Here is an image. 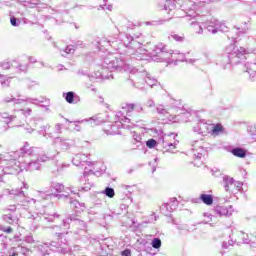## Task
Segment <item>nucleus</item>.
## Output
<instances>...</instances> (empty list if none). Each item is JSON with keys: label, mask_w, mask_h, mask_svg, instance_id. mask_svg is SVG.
Segmentation results:
<instances>
[{"label": "nucleus", "mask_w": 256, "mask_h": 256, "mask_svg": "<svg viewBox=\"0 0 256 256\" xmlns=\"http://www.w3.org/2000/svg\"><path fill=\"white\" fill-rule=\"evenodd\" d=\"M123 43L126 48L125 53L127 57L123 54H119L118 56L109 55L106 57L102 63V67L95 72L96 79H113V72L109 70L115 69L116 71H129L130 81H132L136 89H145V83L149 87H155L157 85V79L151 77V74L145 71L131 68L129 63H127L129 57L137 61H143L147 57V50L143 48V42L139 40V36L133 37L126 34Z\"/></svg>", "instance_id": "f257e3e1"}, {"label": "nucleus", "mask_w": 256, "mask_h": 256, "mask_svg": "<svg viewBox=\"0 0 256 256\" xmlns=\"http://www.w3.org/2000/svg\"><path fill=\"white\" fill-rule=\"evenodd\" d=\"M22 156L19 162L12 161L14 167L12 173H21V171H39L41 163L37 160V148L31 147L28 142L20 149Z\"/></svg>", "instance_id": "f03ea898"}, {"label": "nucleus", "mask_w": 256, "mask_h": 256, "mask_svg": "<svg viewBox=\"0 0 256 256\" xmlns=\"http://www.w3.org/2000/svg\"><path fill=\"white\" fill-rule=\"evenodd\" d=\"M177 5L179 9H177ZM164 11H168V14L175 11L174 15H176V17H183V15H185L192 19H195L197 15L201 13L199 5L191 0H165Z\"/></svg>", "instance_id": "7ed1b4c3"}, {"label": "nucleus", "mask_w": 256, "mask_h": 256, "mask_svg": "<svg viewBox=\"0 0 256 256\" xmlns=\"http://www.w3.org/2000/svg\"><path fill=\"white\" fill-rule=\"evenodd\" d=\"M89 172L92 173L93 169L87 170V166L84 168V174L80 178V182L83 183V186L79 187L78 189H75L73 187L65 188V186L58 182H52L50 185L51 191H54L56 193H64L62 194V197H69V191L72 195H79V191H91V187H93V182H89Z\"/></svg>", "instance_id": "20e7f679"}, {"label": "nucleus", "mask_w": 256, "mask_h": 256, "mask_svg": "<svg viewBox=\"0 0 256 256\" xmlns=\"http://www.w3.org/2000/svg\"><path fill=\"white\" fill-rule=\"evenodd\" d=\"M227 55L219 58L218 63L223 69H231V65H239L247 59V50L243 47L230 45L227 49Z\"/></svg>", "instance_id": "39448f33"}, {"label": "nucleus", "mask_w": 256, "mask_h": 256, "mask_svg": "<svg viewBox=\"0 0 256 256\" xmlns=\"http://www.w3.org/2000/svg\"><path fill=\"white\" fill-rule=\"evenodd\" d=\"M57 241H52L50 243H44L38 246L39 251L42 253V256L50 255L49 251H55L56 253H62L63 255L71 252V247L69 242L65 237L63 232H56Z\"/></svg>", "instance_id": "423d86ee"}, {"label": "nucleus", "mask_w": 256, "mask_h": 256, "mask_svg": "<svg viewBox=\"0 0 256 256\" xmlns=\"http://www.w3.org/2000/svg\"><path fill=\"white\" fill-rule=\"evenodd\" d=\"M122 109L126 112L127 117L121 116V114H118L117 117H120L119 123L122 125L124 129H129V125H127V123H131V121L132 123H138V121H140L139 113L143 111V106H141V104L128 103L125 104V106H123Z\"/></svg>", "instance_id": "0eeeda50"}, {"label": "nucleus", "mask_w": 256, "mask_h": 256, "mask_svg": "<svg viewBox=\"0 0 256 256\" xmlns=\"http://www.w3.org/2000/svg\"><path fill=\"white\" fill-rule=\"evenodd\" d=\"M60 218L61 215L57 213L49 214L42 211H36L28 216V219H32L33 221L31 226L32 231H36V229H39V227H42V229H47V227H45V223H55V221Z\"/></svg>", "instance_id": "6e6552de"}, {"label": "nucleus", "mask_w": 256, "mask_h": 256, "mask_svg": "<svg viewBox=\"0 0 256 256\" xmlns=\"http://www.w3.org/2000/svg\"><path fill=\"white\" fill-rule=\"evenodd\" d=\"M22 185L23 187L21 188L11 190L10 195H15L16 201H18V205H20V207H23V209H31V207H35V205H37L40 200L27 197L23 189H29V184L23 182Z\"/></svg>", "instance_id": "1a4fd4ad"}, {"label": "nucleus", "mask_w": 256, "mask_h": 256, "mask_svg": "<svg viewBox=\"0 0 256 256\" xmlns=\"http://www.w3.org/2000/svg\"><path fill=\"white\" fill-rule=\"evenodd\" d=\"M13 161H15V163H19L21 161V156H19V152H9L1 154L0 165L1 167H3L2 171H4L6 175H15V173H19L12 172L13 168L15 167V163H13Z\"/></svg>", "instance_id": "9d476101"}, {"label": "nucleus", "mask_w": 256, "mask_h": 256, "mask_svg": "<svg viewBox=\"0 0 256 256\" xmlns=\"http://www.w3.org/2000/svg\"><path fill=\"white\" fill-rule=\"evenodd\" d=\"M65 121L69 123L68 127L71 131H81V123H89L91 127H97V125H101V123H105V119L101 117L100 114L93 116L88 119L69 121V119L65 118Z\"/></svg>", "instance_id": "9b49d317"}, {"label": "nucleus", "mask_w": 256, "mask_h": 256, "mask_svg": "<svg viewBox=\"0 0 256 256\" xmlns=\"http://www.w3.org/2000/svg\"><path fill=\"white\" fill-rule=\"evenodd\" d=\"M63 227H65V229H70L72 227L73 229L80 231V234L83 235L87 230V223L81 220L79 216L71 214L68 218L63 220Z\"/></svg>", "instance_id": "f8f14e48"}, {"label": "nucleus", "mask_w": 256, "mask_h": 256, "mask_svg": "<svg viewBox=\"0 0 256 256\" xmlns=\"http://www.w3.org/2000/svg\"><path fill=\"white\" fill-rule=\"evenodd\" d=\"M171 55H179V51L169 50L163 43L157 44L152 51V57H159L155 61H167L171 59Z\"/></svg>", "instance_id": "ddd939ff"}, {"label": "nucleus", "mask_w": 256, "mask_h": 256, "mask_svg": "<svg viewBox=\"0 0 256 256\" xmlns=\"http://www.w3.org/2000/svg\"><path fill=\"white\" fill-rule=\"evenodd\" d=\"M50 126L47 125H43V119H37V118H33L29 121L27 127H25V131L27 133H33V131H35V129H39L38 133L40 135H43V137H53L51 136V133H47L45 131H47V128H49Z\"/></svg>", "instance_id": "4468645a"}, {"label": "nucleus", "mask_w": 256, "mask_h": 256, "mask_svg": "<svg viewBox=\"0 0 256 256\" xmlns=\"http://www.w3.org/2000/svg\"><path fill=\"white\" fill-rule=\"evenodd\" d=\"M1 118L4 119L0 121V135L9 130V123H15V127H21V120L19 119V115H9V113L4 112L1 113Z\"/></svg>", "instance_id": "2eb2a0df"}, {"label": "nucleus", "mask_w": 256, "mask_h": 256, "mask_svg": "<svg viewBox=\"0 0 256 256\" xmlns=\"http://www.w3.org/2000/svg\"><path fill=\"white\" fill-rule=\"evenodd\" d=\"M0 69H12L13 71H15V73H25L29 69V64L23 61L19 62L16 60H12L10 62H2L0 64Z\"/></svg>", "instance_id": "dca6fc26"}, {"label": "nucleus", "mask_w": 256, "mask_h": 256, "mask_svg": "<svg viewBox=\"0 0 256 256\" xmlns=\"http://www.w3.org/2000/svg\"><path fill=\"white\" fill-rule=\"evenodd\" d=\"M209 143L205 142L203 138L192 141V153L195 159H201L207 153Z\"/></svg>", "instance_id": "f3484780"}, {"label": "nucleus", "mask_w": 256, "mask_h": 256, "mask_svg": "<svg viewBox=\"0 0 256 256\" xmlns=\"http://www.w3.org/2000/svg\"><path fill=\"white\" fill-rule=\"evenodd\" d=\"M73 145V140L65 137H56L53 140V146L56 149L55 154L59 155V151H68Z\"/></svg>", "instance_id": "a211bd4d"}, {"label": "nucleus", "mask_w": 256, "mask_h": 256, "mask_svg": "<svg viewBox=\"0 0 256 256\" xmlns=\"http://www.w3.org/2000/svg\"><path fill=\"white\" fill-rule=\"evenodd\" d=\"M3 103H14V105H21L22 103H32V105H37L39 103V100L37 98H15L13 95L6 96L3 98Z\"/></svg>", "instance_id": "6ab92c4d"}, {"label": "nucleus", "mask_w": 256, "mask_h": 256, "mask_svg": "<svg viewBox=\"0 0 256 256\" xmlns=\"http://www.w3.org/2000/svg\"><path fill=\"white\" fill-rule=\"evenodd\" d=\"M72 163L76 167H85V165H88V167H93V165H95L94 162L89 161V158L85 154H76L72 159Z\"/></svg>", "instance_id": "aec40b11"}, {"label": "nucleus", "mask_w": 256, "mask_h": 256, "mask_svg": "<svg viewBox=\"0 0 256 256\" xmlns=\"http://www.w3.org/2000/svg\"><path fill=\"white\" fill-rule=\"evenodd\" d=\"M207 30L209 33H212L215 35L218 31H221L222 33H227L229 31V28L225 23L219 22L218 20H214V22H210V24L207 26Z\"/></svg>", "instance_id": "412c9836"}, {"label": "nucleus", "mask_w": 256, "mask_h": 256, "mask_svg": "<svg viewBox=\"0 0 256 256\" xmlns=\"http://www.w3.org/2000/svg\"><path fill=\"white\" fill-rule=\"evenodd\" d=\"M211 124L207 123L205 120H201L196 126L193 127L194 133H198L199 135H209L211 133Z\"/></svg>", "instance_id": "4be33fe9"}, {"label": "nucleus", "mask_w": 256, "mask_h": 256, "mask_svg": "<svg viewBox=\"0 0 256 256\" xmlns=\"http://www.w3.org/2000/svg\"><path fill=\"white\" fill-rule=\"evenodd\" d=\"M243 26L237 27L235 29V33H237V37H232L235 40V43H239L241 41V37H245L247 31H249V21H245L242 23Z\"/></svg>", "instance_id": "5701e85b"}, {"label": "nucleus", "mask_w": 256, "mask_h": 256, "mask_svg": "<svg viewBox=\"0 0 256 256\" xmlns=\"http://www.w3.org/2000/svg\"><path fill=\"white\" fill-rule=\"evenodd\" d=\"M214 213L219 215V217H228L233 214V206H229V208H227L225 206L218 205L214 208Z\"/></svg>", "instance_id": "b1692460"}, {"label": "nucleus", "mask_w": 256, "mask_h": 256, "mask_svg": "<svg viewBox=\"0 0 256 256\" xmlns=\"http://www.w3.org/2000/svg\"><path fill=\"white\" fill-rule=\"evenodd\" d=\"M1 219L4 223H7L8 225H17L19 223V217H17L13 213L4 212V214L1 215Z\"/></svg>", "instance_id": "393cba45"}, {"label": "nucleus", "mask_w": 256, "mask_h": 256, "mask_svg": "<svg viewBox=\"0 0 256 256\" xmlns=\"http://www.w3.org/2000/svg\"><path fill=\"white\" fill-rule=\"evenodd\" d=\"M245 67L250 81H256V59L253 62L245 64Z\"/></svg>", "instance_id": "a878e982"}, {"label": "nucleus", "mask_w": 256, "mask_h": 256, "mask_svg": "<svg viewBox=\"0 0 256 256\" xmlns=\"http://www.w3.org/2000/svg\"><path fill=\"white\" fill-rule=\"evenodd\" d=\"M39 148H37V157L36 159L38 160L39 163H47V161H51L52 159H55V155H57L56 153L51 154V153H47V154H39Z\"/></svg>", "instance_id": "bb28decb"}, {"label": "nucleus", "mask_w": 256, "mask_h": 256, "mask_svg": "<svg viewBox=\"0 0 256 256\" xmlns=\"http://www.w3.org/2000/svg\"><path fill=\"white\" fill-rule=\"evenodd\" d=\"M29 250H27V248L23 247V246H18L16 248H12L9 256H19V255H24L27 256V252Z\"/></svg>", "instance_id": "cd10ccee"}, {"label": "nucleus", "mask_w": 256, "mask_h": 256, "mask_svg": "<svg viewBox=\"0 0 256 256\" xmlns=\"http://www.w3.org/2000/svg\"><path fill=\"white\" fill-rule=\"evenodd\" d=\"M63 97L69 104L76 103L75 101L79 99V96H75V92L73 91L63 93Z\"/></svg>", "instance_id": "c85d7f7f"}, {"label": "nucleus", "mask_w": 256, "mask_h": 256, "mask_svg": "<svg viewBox=\"0 0 256 256\" xmlns=\"http://www.w3.org/2000/svg\"><path fill=\"white\" fill-rule=\"evenodd\" d=\"M231 153L234 157H239L240 159H245V157H247V151L243 148H233Z\"/></svg>", "instance_id": "c756f323"}, {"label": "nucleus", "mask_w": 256, "mask_h": 256, "mask_svg": "<svg viewBox=\"0 0 256 256\" xmlns=\"http://www.w3.org/2000/svg\"><path fill=\"white\" fill-rule=\"evenodd\" d=\"M223 183H224L225 191H231V187H233V183H235V179L229 176H224Z\"/></svg>", "instance_id": "7c9ffc66"}, {"label": "nucleus", "mask_w": 256, "mask_h": 256, "mask_svg": "<svg viewBox=\"0 0 256 256\" xmlns=\"http://www.w3.org/2000/svg\"><path fill=\"white\" fill-rule=\"evenodd\" d=\"M200 201L204 203V205H211L213 203V195L211 194H200Z\"/></svg>", "instance_id": "2f4dec72"}, {"label": "nucleus", "mask_w": 256, "mask_h": 256, "mask_svg": "<svg viewBox=\"0 0 256 256\" xmlns=\"http://www.w3.org/2000/svg\"><path fill=\"white\" fill-rule=\"evenodd\" d=\"M97 48L101 51V47H109L111 46V39L109 38H100L99 41H97Z\"/></svg>", "instance_id": "473e14b6"}, {"label": "nucleus", "mask_w": 256, "mask_h": 256, "mask_svg": "<svg viewBox=\"0 0 256 256\" xmlns=\"http://www.w3.org/2000/svg\"><path fill=\"white\" fill-rule=\"evenodd\" d=\"M160 211H161L162 215H165L166 217H169V215H171V213H173V210H171V206L169 203H164L160 207Z\"/></svg>", "instance_id": "72a5a7b5"}, {"label": "nucleus", "mask_w": 256, "mask_h": 256, "mask_svg": "<svg viewBox=\"0 0 256 256\" xmlns=\"http://www.w3.org/2000/svg\"><path fill=\"white\" fill-rule=\"evenodd\" d=\"M179 144V141L175 140L174 142H167V140H162V145L164 149H168L166 151H171V149H175L177 145Z\"/></svg>", "instance_id": "f704fd0d"}, {"label": "nucleus", "mask_w": 256, "mask_h": 256, "mask_svg": "<svg viewBox=\"0 0 256 256\" xmlns=\"http://www.w3.org/2000/svg\"><path fill=\"white\" fill-rule=\"evenodd\" d=\"M210 128V134L211 135H219V133H221V131H223V126L221 124H211Z\"/></svg>", "instance_id": "c9c22d12"}, {"label": "nucleus", "mask_w": 256, "mask_h": 256, "mask_svg": "<svg viewBox=\"0 0 256 256\" xmlns=\"http://www.w3.org/2000/svg\"><path fill=\"white\" fill-rule=\"evenodd\" d=\"M247 131H248L252 141H256V124L248 126Z\"/></svg>", "instance_id": "e433bc0d"}, {"label": "nucleus", "mask_w": 256, "mask_h": 256, "mask_svg": "<svg viewBox=\"0 0 256 256\" xmlns=\"http://www.w3.org/2000/svg\"><path fill=\"white\" fill-rule=\"evenodd\" d=\"M103 195H106V197H109V199H113V197H115V189L111 188V187H106L103 191H102Z\"/></svg>", "instance_id": "4c0bfd02"}, {"label": "nucleus", "mask_w": 256, "mask_h": 256, "mask_svg": "<svg viewBox=\"0 0 256 256\" xmlns=\"http://www.w3.org/2000/svg\"><path fill=\"white\" fill-rule=\"evenodd\" d=\"M10 83L11 81H9V78H7V76L0 74V84L3 89L9 87Z\"/></svg>", "instance_id": "58836bf2"}, {"label": "nucleus", "mask_w": 256, "mask_h": 256, "mask_svg": "<svg viewBox=\"0 0 256 256\" xmlns=\"http://www.w3.org/2000/svg\"><path fill=\"white\" fill-rule=\"evenodd\" d=\"M70 205L75 207V209H81V211L85 209V203H81L78 200H71Z\"/></svg>", "instance_id": "ea45409f"}, {"label": "nucleus", "mask_w": 256, "mask_h": 256, "mask_svg": "<svg viewBox=\"0 0 256 256\" xmlns=\"http://www.w3.org/2000/svg\"><path fill=\"white\" fill-rule=\"evenodd\" d=\"M72 53H75V47L74 46H67L66 49L61 53L62 57H66V55H71Z\"/></svg>", "instance_id": "a19ab883"}, {"label": "nucleus", "mask_w": 256, "mask_h": 256, "mask_svg": "<svg viewBox=\"0 0 256 256\" xmlns=\"http://www.w3.org/2000/svg\"><path fill=\"white\" fill-rule=\"evenodd\" d=\"M168 205H170V209L175 211V209H177V207L179 206V201L177 200V198H171Z\"/></svg>", "instance_id": "79ce46f5"}, {"label": "nucleus", "mask_w": 256, "mask_h": 256, "mask_svg": "<svg viewBox=\"0 0 256 256\" xmlns=\"http://www.w3.org/2000/svg\"><path fill=\"white\" fill-rule=\"evenodd\" d=\"M151 246L153 247V249H161V239L154 238L151 242Z\"/></svg>", "instance_id": "37998d69"}, {"label": "nucleus", "mask_w": 256, "mask_h": 256, "mask_svg": "<svg viewBox=\"0 0 256 256\" xmlns=\"http://www.w3.org/2000/svg\"><path fill=\"white\" fill-rule=\"evenodd\" d=\"M17 113H21V115H23L24 117H29L31 116V113H33V110H31V108H27V109H20L17 110Z\"/></svg>", "instance_id": "c03bdc74"}, {"label": "nucleus", "mask_w": 256, "mask_h": 256, "mask_svg": "<svg viewBox=\"0 0 256 256\" xmlns=\"http://www.w3.org/2000/svg\"><path fill=\"white\" fill-rule=\"evenodd\" d=\"M2 211H3V213H7L9 211L10 213L13 214V213H15V211H17V205H9V206L3 208Z\"/></svg>", "instance_id": "a18cd8bd"}, {"label": "nucleus", "mask_w": 256, "mask_h": 256, "mask_svg": "<svg viewBox=\"0 0 256 256\" xmlns=\"http://www.w3.org/2000/svg\"><path fill=\"white\" fill-rule=\"evenodd\" d=\"M37 85H39V82L35 80H31V79L26 80V86L28 87V89H33L34 87H37Z\"/></svg>", "instance_id": "49530a36"}, {"label": "nucleus", "mask_w": 256, "mask_h": 256, "mask_svg": "<svg viewBox=\"0 0 256 256\" xmlns=\"http://www.w3.org/2000/svg\"><path fill=\"white\" fill-rule=\"evenodd\" d=\"M132 137H133V141L134 143H141L142 141V137H141V134L137 133V132H132Z\"/></svg>", "instance_id": "de8ad7c7"}, {"label": "nucleus", "mask_w": 256, "mask_h": 256, "mask_svg": "<svg viewBox=\"0 0 256 256\" xmlns=\"http://www.w3.org/2000/svg\"><path fill=\"white\" fill-rule=\"evenodd\" d=\"M131 203H133V199H131L130 197H127L124 200V204H121V209H127V207H129V205H131Z\"/></svg>", "instance_id": "09e8293b"}, {"label": "nucleus", "mask_w": 256, "mask_h": 256, "mask_svg": "<svg viewBox=\"0 0 256 256\" xmlns=\"http://www.w3.org/2000/svg\"><path fill=\"white\" fill-rule=\"evenodd\" d=\"M171 38L174 39V41H178L179 43H183L185 40V36H179L178 34H172Z\"/></svg>", "instance_id": "8fccbe9b"}, {"label": "nucleus", "mask_w": 256, "mask_h": 256, "mask_svg": "<svg viewBox=\"0 0 256 256\" xmlns=\"http://www.w3.org/2000/svg\"><path fill=\"white\" fill-rule=\"evenodd\" d=\"M155 145H157V141L155 139H150V140L146 141V146L149 149H153V147H155Z\"/></svg>", "instance_id": "3c124183"}, {"label": "nucleus", "mask_w": 256, "mask_h": 256, "mask_svg": "<svg viewBox=\"0 0 256 256\" xmlns=\"http://www.w3.org/2000/svg\"><path fill=\"white\" fill-rule=\"evenodd\" d=\"M191 27H197L198 28V35H201V33H203V28L201 27V25H199V22H192Z\"/></svg>", "instance_id": "603ef678"}, {"label": "nucleus", "mask_w": 256, "mask_h": 256, "mask_svg": "<svg viewBox=\"0 0 256 256\" xmlns=\"http://www.w3.org/2000/svg\"><path fill=\"white\" fill-rule=\"evenodd\" d=\"M10 23L13 27H19L21 21L17 20V18H15V17H11Z\"/></svg>", "instance_id": "864d4df0"}, {"label": "nucleus", "mask_w": 256, "mask_h": 256, "mask_svg": "<svg viewBox=\"0 0 256 256\" xmlns=\"http://www.w3.org/2000/svg\"><path fill=\"white\" fill-rule=\"evenodd\" d=\"M1 231H3V233H7L9 235V234L13 233V228L11 226H8V227L2 226Z\"/></svg>", "instance_id": "5fc2aeb1"}, {"label": "nucleus", "mask_w": 256, "mask_h": 256, "mask_svg": "<svg viewBox=\"0 0 256 256\" xmlns=\"http://www.w3.org/2000/svg\"><path fill=\"white\" fill-rule=\"evenodd\" d=\"M233 240H230V241H224L223 243H222V247H223V249H229V247H232V245H233Z\"/></svg>", "instance_id": "6e6d98bb"}, {"label": "nucleus", "mask_w": 256, "mask_h": 256, "mask_svg": "<svg viewBox=\"0 0 256 256\" xmlns=\"http://www.w3.org/2000/svg\"><path fill=\"white\" fill-rule=\"evenodd\" d=\"M184 61L186 63H190V65H195L197 63V59L185 58Z\"/></svg>", "instance_id": "4d7b16f0"}, {"label": "nucleus", "mask_w": 256, "mask_h": 256, "mask_svg": "<svg viewBox=\"0 0 256 256\" xmlns=\"http://www.w3.org/2000/svg\"><path fill=\"white\" fill-rule=\"evenodd\" d=\"M203 215L208 219L205 223H209V221H213V215L209 214L208 212H205Z\"/></svg>", "instance_id": "13d9d810"}, {"label": "nucleus", "mask_w": 256, "mask_h": 256, "mask_svg": "<svg viewBox=\"0 0 256 256\" xmlns=\"http://www.w3.org/2000/svg\"><path fill=\"white\" fill-rule=\"evenodd\" d=\"M26 243H35V240L33 239V236L29 235L25 238Z\"/></svg>", "instance_id": "bf43d9fd"}, {"label": "nucleus", "mask_w": 256, "mask_h": 256, "mask_svg": "<svg viewBox=\"0 0 256 256\" xmlns=\"http://www.w3.org/2000/svg\"><path fill=\"white\" fill-rule=\"evenodd\" d=\"M122 256H131V250L125 249L124 251L121 252Z\"/></svg>", "instance_id": "052dcab7"}, {"label": "nucleus", "mask_w": 256, "mask_h": 256, "mask_svg": "<svg viewBox=\"0 0 256 256\" xmlns=\"http://www.w3.org/2000/svg\"><path fill=\"white\" fill-rule=\"evenodd\" d=\"M154 215H155V213H153L150 216L149 223H155V221H157V216H154Z\"/></svg>", "instance_id": "680f3d73"}, {"label": "nucleus", "mask_w": 256, "mask_h": 256, "mask_svg": "<svg viewBox=\"0 0 256 256\" xmlns=\"http://www.w3.org/2000/svg\"><path fill=\"white\" fill-rule=\"evenodd\" d=\"M55 129H56V131H58V133H61V130L63 129V125L58 123L55 125Z\"/></svg>", "instance_id": "e2e57ef3"}, {"label": "nucleus", "mask_w": 256, "mask_h": 256, "mask_svg": "<svg viewBox=\"0 0 256 256\" xmlns=\"http://www.w3.org/2000/svg\"><path fill=\"white\" fill-rule=\"evenodd\" d=\"M146 105L147 107H155V102L153 100H148Z\"/></svg>", "instance_id": "0e129e2a"}, {"label": "nucleus", "mask_w": 256, "mask_h": 256, "mask_svg": "<svg viewBox=\"0 0 256 256\" xmlns=\"http://www.w3.org/2000/svg\"><path fill=\"white\" fill-rule=\"evenodd\" d=\"M242 235H243L242 239H243L244 243H249V236L248 235L245 236V234L243 232H242Z\"/></svg>", "instance_id": "69168bd1"}, {"label": "nucleus", "mask_w": 256, "mask_h": 256, "mask_svg": "<svg viewBox=\"0 0 256 256\" xmlns=\"http://www.w3.org/2000/svg\"><path fill=\"white\" fill-rule=\"evenodd\" d=\"M28 61L30 62V63H37V59H35V57H33V56H30V57H28Z\"/></svg>", "instance_id": "338daca9"}, {"label": "nucleus", "mask_w": 256, "mask_h": 256, "mask_svg": "<svg viewBox=\"0 0 256 256\" xmlns=\"http://www.w3.org/2000/svg\"><path fill=\"white\" fill-rule=\"evenodd\" d=\"M81 246H79V245H75L74 247H73V251L74 252H77V251H81Z\"/></svg>", "instance_id": "774afa93"}]
</instances>
